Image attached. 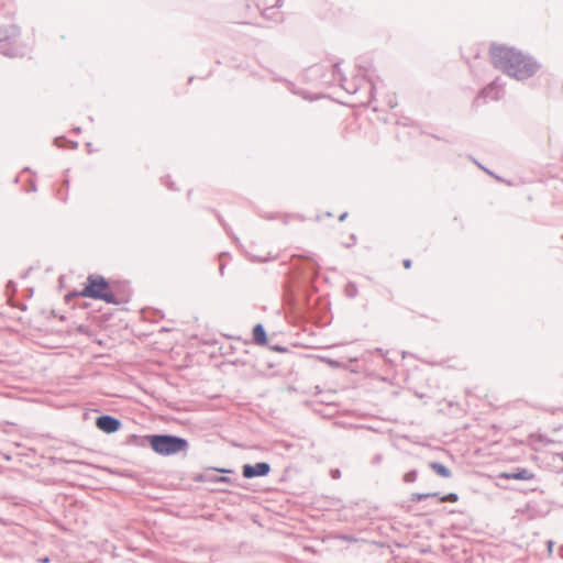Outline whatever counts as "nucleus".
<instances>
[{
    "label": "nucleus",
    "mask_w": 563,
    "mask_h": 563,
    "mask_svg": "<svg viewBox=\"0 0 563 563\" xmlns=\"http://www.w3.org/2000/svg\"><path fill=\"white\" fill-rule=\"evenodd\" d=\"M490 56L495 67L518 80L533 76L538 69V64L531 57L511 47L495 46Z\"/></svg>",
    "instance_id": "obj_1"
},
{
    "label": "nucleus",
    "mask_w": 563,
    "mask_h": 563,
    "mask_svg": "<svg viewBox=\"0 0 563 563\" xmlns=\"http://www.w3.org/2000/svg\"><path fill=\"white\" fill-rule=\"evenodd\" d=\"M78 296L85 298L99 299L107 303L118 305L119 300H117L114 294L111 290L109 283L99 275H90L87 278V284L82 288L81 291L78 292Z\"/></svg>",
    "instance_id": "obj_2"
},
{
    "label": "nucleus",
    "mask_w": 563,
    "mask_h": 563,
    "mask_svg": "<svg viewBox=\"0 0 563 563\" xmlns=\"http://www.w3.org/2000/svg\"><path fill=\"white\" fill-rule=\"evenodd\" d=\"M151 448L158 454L170 455L186 449L184 439L172 435H153L150 439Z\"/></svg>",
    "instance_id": "obj_3"
},
{
    "label": "nucleus",
    "mask_w": 563,
    "mask_h": 563,
    "mask_svg": "<svg viewBox=\"0 0 563 563\" xmlns=\"http://www.w3.org/2000/svg\"><path fill=\"white\" fill-rule=\"evenodd\" d=\"M271 472V466L268 463L260 462L255 465L245 464L243 466V476L245 478H252L256 476H266Z\"/></svg>",
    "instance_id": "obj_4"
},
{
    "label": "nucleus",
    "mask_w": 563,
    "mask_h": 563,
    "mask_svg": "<svg viewBox=\"0 0 563 563\" xmlns=\"http://www.w3.org/2000/svg\"><path fill=\"white\" fill-rule=\"evenodd\" d=\"M96 426L107 433H112L119 430L121 423L118 419L110 416H101L97 418Z\"/></svg>",
    "instance_id": "obj_5"
},
{
    "label": "nucleus",
    "mask_w": 563,
    "mask_h": 563,
    "mask_svg": "<svg viewBox=\"0 0 563 563\" xmlns=\"http://www.w3.org/2000/svg\"><path fill=\"white\" fill-rule=\"evenodd\" d=\"M499 477L505 479L531 481L534 478V474L527 468H521L516 473H501Z\"/></svg>",
    "instance_id": "obj_6"
},
{
    "label": "nucleus",
    "mask_w": 563,
    "mask_h": 563,
    "mask_svg": "<svg viewBox=\"0 0 563 563\" xmlns=\"http://www.w3.org/2000/svg\"><path fill=\"white\" fill-rule=\"evenodd\" d=\"M253 339L254 342L258 345H265L267 343V336L264 328L261 324H257L253 329Z\"/></svg>",
    "instance_id": "obj_7"
},
{
    "label": "nucleus",
    "mask_w": 563,
    "mask_h": 563,
    "mask_svg": "<svg viewBox=\"0 0 563 563\" xmlns=\"http://www.w3.org/2000/svg\"><path fill=\"white\" fill-rule=\"evenodd\" d=\"M430 467L441 477L449 478L452 476L451 470L441 463L432 462Z\"/></svg>",
    "instance_id": "obj_8"
},
{
    "label": "nucleus",
    "mask_w": 563,
    "mask_h": 563,
    "mask_svg": "<svg viewBox=\"0 0 563 563\" xmlns=\"http://www.w3.org/2000/svg\"><path fill=\"white\" fill-rule=\"evenodd\" d=\"M437 493H413L410 496V500L413 503L421 501L423 499H427L429 497H437Z\"/></svg>",
    "instance_id": "obj_9"
},
{
    "label": "nucleus",
    "mask_w": 563,
    "mask_h": 563,
    "mask_svg": "<svg viewBox=\"0 0 563 563\" xmlns=\"http://www.w3.org/2000/svg\"><path fill=\"white\" fill-rule=\"evenodd\" d=\"M440 503H456L459 501V495L455 493H449L439 497Z\"/></svg>",
    "instance_id": "obj_10"
},
{
    "label": "nucleus",
    "mask_w": 563,
    "mask_h": 563,
    "mask_svg": "<svg viewBox=\"0 0 563 563\" xmlns=\"http://www.w3.org/2000/svg\"><path fill=\"white\" fill-rule=\"evenodd\" d=\"M416 479H417V472H416V471L407 472V473L404 475V481H405L406 483H413Z\"/></svg>",
    "instance_id": "obj_11"
},
{
    "label": "nucleus",
    "mask_w": 563,
    "mask_h": 563,
    "mask_svg": "<svg viewBox=\"0 0 563 563\" xmlns=\"http://www.w3.org/2000/svg\"><path fill=\"white\" fill-rule=\"evenodd\" d=\"M404 266H405V268H410L411 262L409 260L404 261Z\"/></svg>",
    "instance_id": "obj_12"
},
{
    "label": "nucleus",
    "mask_w": 563,
    "mask_h": 563,
    "mask_svg": "<svg viewBox=\"0 0 563 563\" xmlns=\"http://www.w3.org/2000/svg\"><path fill=\"white\" fill-rule=\"evenodd\" d=\"M218 481L223 483H230V478L224 476L220 477Z\"/></svg>",
    "instance_id": "obj_13"
},
{
    "label": "nucleus",
    "mask_w": 563,
    "mask_h": 563,
    "mask_svg": "<svg viewBox=\"0 0 563 563\" xmlns=\"http://www.w3.org/2000/svg\"><path fill=\"white\" fill-rule=\"evenodd\" d=\"M562 460H563V456H562Z\"/></svg>",
    "instance_id": "obj_14"
}]
</instances>
